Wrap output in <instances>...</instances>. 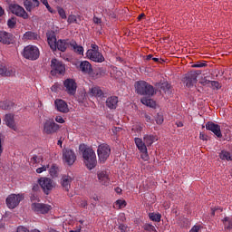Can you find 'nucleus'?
Wrapping results in <instances>:
<instances>
[{
    "mask_svg": "<svg viewBox=\"0 0 232 232\" xmlns=\"http://www.w3.org/2000/svg\"><path fill=\"white\" fill-rule=\"evenodd\" d=\"M86 55L88 59L93 61V63H104V55L101 53L99 51H87Z\"/></svg>",
    "mask_w": 232,
    "mask_h": 232,
    "instance_id": "15",
    "label": "nucleus"
},
{
    "mask_svg": "<svg viewBox=\"0 0 232 232\" xmlns=\"http://www.w3.org/2000/svg\"><path fill=\"white\" fill-rule=\"evenodd\" d=\"M118 229H120L121 232H130V228L124 224H120Z\"/></svg>",
    "mask_w": 232,
    "mask_h": 232,
    "instance_id": "45",
    "label": "nucleus"
},
{
    "mask_svg": "<svg viewBox=\"0 0 232 232\" xmlns=\"http://www.w3.org/2000/svg\"><path fill=\"white\" fill-rule=\"evenodd\" d=\"M224 229L231 230L232 229V218L226 217L222 219Z\"/></svg>",
    "mask_w": 232,
    "mask_h": 232,
    "instance_id": "32",
    "label": "nucleus"
},
{
    "mask_svg": "<svg viewBox=\"0 0 232 232\" xmlns=\"http://www.w3.org/2000/svg\"><path fill=\"white\" fill-rule=\"evenodd\" d=\"M31 160H33L34 164H37V162H39V158L37 156H34Z\"/></svg>",
    "mask_w": 232,
    "mask_h": 232,
    "instance_id": "59",
    "label": "nucleus"
},
{
    "mask_svg": "<svg viewBox=\"0 0 232 232\" xmlns=\"http://www.w3.org/2000/svg\"><path fill=\"white\" fill-rule=\"evenodd\" d=\"M97 177L100 184H102V186H108L110 184V174H108V171H98Z\"/></svg>",
    "mask_w": 232,
    "mask_h": 232,
    "instance_id": "19",
    "label": "nucleus"
},
{
    "mask_svg": "<svg viewBox=\"0 0 232 232\" xmlns=\"http://www.w3.org/2000/svg\"><path fill=\"white\" fill-rule=\"evenodd\" d=\"M61 126L53 121V119L46 120L44 123V132L46 135H53V133H57L59 131Z\"/></svg>",
    "mask_w": 232,
    "mask_h": 232,
    "instance_id": "8",
    "label": "nucleus"
},
{
    "mask_svg": "<svg viewBox=\"0 0 232 232\" xmlns=\"http://www.w3.org/2000/svg\"><path fill=\"white\" fill-rule=\"evenodd\" d=\"M158 90H162L167 95H171V84L168 82H159L156 84Z\"/></svg>",
    "mask_w": 232,
    "mask_h": 232,
    "instance_id": "24",
    "label": "nucleus"
},
{
    "mask_svg": "<svg viewBox=\"0 0 232 232\" xmlns=\"http://www.w3.org/2000/svg\"><path fill=\"white\" fill-rule=\"evenodd\" d=\"M79 207L80 208H87L88 207V201L85 200V199L80 200Z\"/></svg>",
    "mask_w": 232,
    "mask_h": 232,
    "instance_id": "52",
    "label": "nucleus"
},
{
    "mask_svg": "<svg viewBox=\"0 0 232 232\" xmlns=\"http://www.w3.org/2000/svg\"><path fill=\"white\" fill-rule=\"evenodd\" d=\"M97 153L99 161L102 162V164H104L110 158L111 149L110 148V145L103 143L98 146Z\"/></svg>",
    "mask_w": 232,
    "mask_h": 232,
    "instance_id": "6",
    "label": "nucleus"
},
{
    "mask_svg": "<svg viewBox=\"0 0 232 232\" xmlns=\"http://www.w3.org/2000/svg\"><path fill=\"white\" fill-rule=\"evenodd\" d=\"M14 34L6 31H0V43L2 44H14Z\"/></svg>",
    "mask_w": 232,
    "mask_h": 232,
    "instance_id": "16",
    "label": "nucleus"
},
{
    "mask_svg": "<svg viewBox=\"0 0 232 232\" xmlns=\"http://www.w3.org/2000/svg\"><path fill=\"white\" fill-rule=\"evenodd\" d=\"M210 88H212V90H220L222 86L220 85V82H218V81H211Z\"/></svg>",
    "mask_w": 232,
    "mask_h": 232,
    "instance_id": "40",
    "label": "nucleus"
},
{
    "mask_svg": "<svg viewBox=\"0 0 232 232\" xmlns=\"http://www.w3.org/2000/svg\"><path fill=\"white\" fill-rule=\"evenodd\" d=\"M135 144L139 150V151H146L148 150V145H146V142L142 141V139L140 138H135L134 139Z\"/></svg>",
    "mask_w": 232,
    "mask_h": 232,
    "instance_id": "28",
    "label": "nucleus"
},
{
    "mask_svg": "<svg viewBox=\"0 0 232 232\" xmlns=\"http://www.w3.org/2000/svg\"><path fill=\"white\" fill-rule=\"evenodd\" d=\"M140 158L142 159V160H150V156L148 155V149L146 150V151H140Z\"/></svg>",
    "mask_w": 232,
    "mask_h": 232,
    "instance_id": "46",
    "label": "nucleus"
},
{
    "mask_svg": "<svg viewBox=\"0 0 232 232\" xmlns=\"http://www.w3.org/2000/svg\"><path fill=\"white\" fill-rule=\"evenodd\" d=\"M114 208H118V209H122V208H126V200H116Z\"/></svg>",
    "mask_w": 232,
    "mask_h": 232,
    "instance_id": "37",
    "label": "nucleus"
},
{
    "mask_svg": "<svg viewBox=\"0 0 232 232\" xmlns=\"http://www.w3.org/2000/svg\"><path fill=\"white\" fill-rule=\"evenodd\" d=\"M24 6L27 10V12H32V9L34 8V4L30 0H25L24 2Z\"/></svg>",
    "mask_w": 232,
    "mask_h": 232,
    "instance_id": "38",
    "label": "nucleus"
},
{
    "mask_svg": "<svg viewBox=\"0 0 232 232\" xmlns=\"http://www.w3.org/2000/svg\"><path fill=\"white\" fill-rule=\"evenodd\" d=\"M144 229L145 231L148 232H156L157 230L155 229V227L151 224H146L144 225Z\"/></svg>",
    "mask_w": 232,
    "mask_h": 232,
    "instance_id": "42",
    "label": "nucleus"
},
{
    "mask_svg": "<svg viewBox=\"0 0 232 232\" xmlns=\"http://www.w3.org/2000/svg\"><path fill=\"white\" fill-rule=\"evenodd\" d=\"M134 88L138 95H146L147 97H153L155 95V88L146 81L136 82Z\"/></svg>",
    "mask_w": 232,
    "mask_h": 232,
    "instance_id": "2",
    "label": "nucleus"
},
{
    "mask_svg": "<svg viewBox=\"0 0 232 232\" xmlns=\"http://www.w3.org/2000/svg\"><path fill=\"white\" fill-rule=\"evenodd\" d=\"M206 66H208L207 63L198 62L197 63L192 65V68H206Z\"/></svg>",
    "mask_w": 232,
    "mask_h": 232,
    "instance_id": "48",
    "label": "nucleus"
},
{
    "mask_svg": "<svg viewBox=\"0 0 232 232\" xmlns=\"http://www.w3.org/2000/svg\"><path fill=\"white\" fill-rule=\"evenodd\" d=\"M79 150L82 154L83 163L87 169H94L97 167V154H95V150L86 144H80Z\"/></svg>",
    "mask_w": 232,
    "mask_h": 232,
    "instance_id": "1",
    "label": "nucleus"
},
{
    "mask_svg": "<svg viewBox=\"0 0 232 232\" xmlns=\"http://www.w3.org/2000/svg\"><path fill=\"white\" fill-rule=\"evenodd\" d=\"M200 83L203 85V86H211V81L209 80H203L202 82H200Z\"/></svg>",
    "mask_w": 232,
    "mask_h": 232,
    "instance_id": "54",
    "label": "nucleus"
},
{
    "mask_svg": "<svg viewBox=\"0 0 232 232\" xmlns=\"http://www.w3.org/2000/svg\"><path fill=\"white\" fill-rule=\"evenodd\" d=\"M22 55L28 61H37L41 55V53L39 52V48L37 46L29 44L24 48Z\"/></svg>",
    "mask_w": 232,
    "mask_h": 232,
    "instance_id": "3",
    "label": "nucleus"
},
{
    "mask_svg": "<svg viewBox=\"0 0 232 232\" xmlns=\"http://www.w3.org/2000/svg\"><path fill=\"white\" fill-rule=\"evenodd\" d=\"M52 92H54L55 93H57V92H59V84L58 83H54L52 87H51Z\"/></svg>",
    "mask_w": 232,
    "mask_h": 232,
    "instance_id": "53",
    "label": "nucleus"
},
{
    "mask_svg": "<svg viewBox=\"0 0 232 232\" xmlns=\"http://www.w3.org/2000/svg\"><path fill=\"white\" fill-rule=\"evenodd\" d=\"M140 102L149 108H155L157 106V102L151 98H141Z\"/></svg>",
    "mask_w": 232,
    "mask_h": 232,
    "instance_id": "30",
    "label": "nucleus"
},
{
    "mask_svg": "<svg viewBox=\"0 0 232 232\" xmlns=\"http://www.w3.org/2000/svg\"><path fill=\"white\" fill-rule=\"evenodd\" d=\"M23 200H24V194H11L6 198L5 204L9 209H15Z\"/></svg>",
    "mask_w": 232,
    "mask_h": 232,
    "instance_id": "5",
    "label": "nucleus"
},
{
    "mask_svg": "<svg viewBox=\"0 0 232 232\" xmlns=\"http://www.w3.org/2000/svg\"><path fill=\"white\" fill-rule=\"evenodd\" d=\"M105 104L109 110H117V106L119 104V97L111 96L107 98Z\"/></svg>",
    "mask_w": 232,
    "mask_h": 232,
    "instance_id": "21",
    "label": "nucleus"
},
{
    "mask_svg": "<svg viewBox=\"0 0 232 232\" xmlns=\"http://www.w3.org/2000/svg\"><path fill=\"white\" fill-rule=\"evenodd\" d=\"M91 48L92 49H89L87 52H99V45L95 44H92Z\"/></svg>",
    "mask_w": 232,
    "mask_h": 232,
    "instance_id": "50",
    "label": "nucleus"
},
{
    "mask_svg": "<svg viewBox=\"0 0 232 232\" xmlns=\"http://www.w3.org/2000/svg\"><path fill=\"white\" fill-rule=\"evenodd\" d=\"M34 3V7L35 8V6H39L40 3L39 0H32Z\"/></svg>",
    "mask_w": 232,
    "mask_h": 232,
    "instance_id": "60",
    "label": "nucleus"
},
{
    "mask_svg": "<svg viewBox=\"0 0 232 232\" xmlns=\"http://www.w3.org/2000/svg\"><path fill=\"white\" fill-rule=\"evenodd\" d=\"M157 124H162L164 122V116L158 114L156 117Z\"/></svg>",
    "mask_w": 232,
    "mask_h": 232,
    "instance_id": "49",
    "label": "nucleus"
},
{
    "mask_svg": "<svg viewBox=\"0 0 232 232\" xmlns=\"http://www.w3.org/2000/svg\"><path fill=\"white\" fill-rule=\"evenodd\" d=\"M67 23H69V24H72V23H77V16L73 14L69 15Z\"/></svg>",
    "mask_w": 232,
    "mask_h": 232,
    "instance_id": "47",
    "label": "nucleus"
},
{
    "mask_svg": "<svg viewBox=\"0 0 232 232\" xmlns=\"http://www.w3.org/2000/svg\"><path fill=\"white\" fill-rule=\"evenodd\" d=\"M5 121L6 126H8V128H11V130H14V131L15 130H17V127L15 126V120H14V114H6Z\"/></svg>",
    "mask_w": 232,
    "mask_h": 232,
    "instance_id": "25",
    "label": "nucleus"
},
{
    "mask_svg": "<svg viewBox=\"0 0 232 232\" xmlns=\"http://www.w3.org/2000/svg\"><path fill=\"white\" fill-rule=\"evenodd\" d=\"M219 159H221V160H232V154L227 150H221L219 153Z\"/></svg>",
    "mask_w": 232,
    "mask_h": 232,
    "instance_id": "33",
    "label": "nucleus"
},
{
    "mask_svg": "<svg viewBox=\"0 0 232 232\" xmlns=\"http://www.w3.org/2000/svg\"><path fill=\"white\" fill-rule=\"evenodd\" d=\"M38 183L41 186L44 193H45V195H50V191L53 189V180H52L50 178H41L38 180Z\"/></svg>",
    "mask_w": 232,
    "mask_h": 232,
    "instance_id": "9",
    "label": "nucleus"
},
{
    "mask_svg": "<svg viewBox=\"0 0 232 232\" xmlns=\"http://www.w3.org/2000/svg\"><path fill=\"white\" fill-rule=\"evenodd\" d=\"M73 181V178L69 175H63L61 179V186L64 191H70V188H72V182Z\"/></svg>",
    "mask_w": 232,
    "mask_h": 232,
    "instance_id": "20",
    "label": "nucleus"
},
{
    "mask_svg": "<svg viewBox=\"0 0 232 232\" xmlns=\"http://www.w3.org/2000/svg\"><path fill=\"white\" fill-rule=\"evenodd\" d=\"M72 42L70 40H58L56 44V50L60 52H66L67 48L71 46Z\"/></svg>",
    "mask_w": 232,
    "mask_h": 232,
    "instance_id": "23",
    "label": "nucleus"
},
{
    "mask_svg": "<svg viewBox=\"0 0 232 232\" xmlns=\"http://www.w3.org/2000/svg\"><path fill=\"white\" fill-rule=\"evenodd\" d=\"M89 95H91V97H97L99 99H103L104 92H102V89H101V87L94 86L90 89Z\"/></svg>",
    "mask_w": 232,
    "mask_h": 232,
    "instance_id": "22",
    "label": "nucleus"
},
{
    "mask_svg": "<svg viewBox=\"0 0 232 232\" xmlns=\"http://www.w3.org/2000/svg\"><path fill=\"white\" fill-rule=\"evenodd\" d=\"M32 209L33 211H35V213H41L42 215H46V213H48V211L52 209V206L43 204V203H33Z\"/></svg>",
    "mask_w": 232,
    "mask_h": 232,
    "instance_id": "13",
    "label": "nucleus"
},
{
    "mask_svg": "<svg viewBox=\"0 0 232 232\" xmlns=\"http://www.w3.org/2000/svg\"><path fill=\"white\" fill-rule=\"evenodd\" d=\"M71 46L73 49V51L75 52V53H77L78 55H83L84 54V48L79 44H77V42L75 41H71Z\"/></svg>",
    "mask_w": 232,
    "mask_h": 232,
    "instance_id": "27",
    "label": "nucleus"
},
{
    "mask_svg": "<svg viewBox=\"0 0 232 232\" xmlns=\"http://www.w3.org/2000/svg\"><path fill=\"white\" fill-rule=\"evenodd\" d=\"M66 72V65L57 58L51 60V75L57 77V75H64Z\"/></svg>",
    "mask_w": 232,
    "mask_h": 232,
    "instance_id": "4",
    "label": "nucleus"
},
{
    "mask_svg": "<svg viewBox=\"0 0 232 232\" xmlns=\"http://www.w3.org/2000/svg\"><path fill=\"white\" fill-rule=\"evenodd\" d=\"M33 191H39V185H34L33 186Z\"/></svg>",
    "mask_w": 232,
    "mask_h": 232,
    "instance_id": "61",
    "label": "nucleus"
},
{
    "mask_svg": "<svg viewBox=\"0 0 232 232\" xmlns=\"http://www.w3.org/2000/svg\"><path fill=\"white\" fill-rule=\"evenodd\" d=\"M40 2L44 5V6L47 8V10H48V12H50V14H55V10L51 8L50 4H48V0H40Z\"/></svg>",
    "mask_w": 232,
    "mask_h": 232,
    "instance_id": "41",
    "label": "nucleus"
},
{
    "mask_svg": "<svg viewBox=\"0 0 232 232\" xmlns=\"http://www.w3.org/2000/svg\"><path fill=\"white\" fill-rule=\"evenodd\" d=\"M63 160L68 166H73L75 161L77 160V156L75 155V151L70 149H66L63 153Z\"/></svg>",
    "mask_w": 232,
    "mask_h": 232,
    "instance_id": "10",
    "label": "nucleus"
},
{
    "mask_svg": "<svg viewBox=\"0 0 232 232\" xmlns=\"http://www.w3.org/2000/svg\"><path fill=\"white\" fill-rule=\"evenodd\" d=\"M48 167H46V166H43V167H40V168H38L37 169H36V173H43L44 171H46V169H47Z\"/></svg>",
    "mask_w": 232,
    "mask_h": 232,
    "instance_id": "56",
    "label": "nucleus"
},
{
    "mask_svg": "<svg viewBox=\"0 0 232 232\" xmlns=\"http://www.w3.org/2000/svg\"><path fill=\"white\" fill-rule=\"evenodd\" d=\"M78 69L84 75H91L93 72V67H92V63L88 61H82L78 66Z\"/></svg>",
    "mask_w": 232,
    "mask_h": 232,
    "instance_id": "17",
    "label": "nucleus"
},
{
    "mask_svg": "<svg viewBox=\"0 0 232 232\" xmlns=\"http://www.w3.org/2000/svg\"><path fill=\"white\" fill-rule=\"evenodd\" d=\"M58 14L62 19H66V11L63 9V7H58L57 8Z\"/></svg>",
    "mask_w": 232,
    "mask_h": 232,
    "instance_id": "43",
    "label": "nucleus"
},
{
    "mask_svg": "<svg viewBox=\"0 0 232 232\" xmlns=\"http://www.w3.org/2000/svg\"><path fill=\"white\" fill-rule=\"evenodd\" d=\"M16 232H30V230L24 226H19L16 229Z\"/></svg>",
    "mask_w": 232,
    "mask_h": 232,
    "instance_id": "51",
    "label": "nucleus"
},
{
    "mask_svg": "<svg viewBox=\"0 0 232 232\" xmlns=\"http://www.w3.org/2000/svg\"><path fill=\"white\" fill-rule=\"evenodd\" d=\"M55 121H56L59 124H64V119H63L62 116H56Z\"/></svg>",
    "mask_w": 232,
    "mask_h": 232,
    "instance_id": "55",
    "label": "nucleus"
},
{
    "mask_svg": "<svg viewBox=\"0 0 232 232\" xmlns=\"http://www.w3.org/2000/svg\"><path fill=\"white\" fill-rule=\"evenodd\" d=\"M13 73L14 72L9 71L5 64L0 65V75H2V77H10Z\"/></svg>",
    "mask_w": 232,
    "mask_h": 232,
    "instance_id": "31",
    "label": "nucleus"
},
{
    "mask_svg": "<svg viewBox=\"0 0 232 232\" xmlns=\"http://www.w3.org/2000/svg\"><path fill=\"white\" fill-rule=\"evenodd\" d=\"M0 108L2 110H11L14 108V102L10 101L0 102Z\"/></svg>",
    "mask_w": 232,
    "mask_h": 232,
    "instance_id": "34",
    "label": "nucleus"
},
{
    "mask_svg": "<svg viewBox=\"0 0 232 232\" xmlns=\"http://www.w3.org/2000/svg\"><path fill=\"white\" fill-rule=\"evenodd\" d=\"M16 24H17V18L12 17V18L7 20L8 28H11V29L15 28Z\"/></svg>",
    "mask_w": 232,
    "mask_h": 232,
    "instance_id": "36",
    "label": "nucleus"
},
{
    "mask_svg": "<svg viewBox=\"0 0 232 232\" xmlns=\"http://www.w3.org/2000/svg\"><path fill=\"white\" fill-rule=\"evenodd\" d=\"M200 229V227L198 226H194L190 230L189 232H198Z\"/></svg>",
    "mask_w": 232,
    "mask_h": 232,
    "instance_id": "58",
    "label": "nucleus"
},
{
    "mask_svg": "<svg viewBox=\"0 0 232 232\" xmlns=\"http://www.w3.org/2000/svg\"><path fill=\"white\" fill-rule=\"evenodd\" d=\"M54 106L57 111H60L61 113H68V111H70L68 103H66L64 100L56 99L54 101Z\"/></svg>",
    "mask_w": 232,
    "mask_h": 232,
    "instance_id": "18",
    "label": "nucleus"
},
{
    "mask_svg": "<svg viewBox=\"0 0 232 232\" xmlns=\"http://www.w3.org/2000/svg\"><path fill=\"white\" fill-rule=\"evenodd\" d=\"M48 41V44L51 48V50H53V52H55V50H57V40H47Z\"/></svg>",
    "mask_w": 232,
    "mask_h": 232,
    "instance_id": "39",
    "label": "nucleus"
},
{
    "mask_svg": "<svg viewBox=\"0 0 232 232\" xmlns=\"http://www.w3.org/2000/svg\"><path fill=\"white\" fill-rule=\"evenodd\" d=\"M63 86L65 88V92L69 93V95H75L77 92V82L73 79H66L63 82Z\"/></svg>",
    "mask_w": 232,
    "mask_h": 232,
    "instance_id": "12",
    "label": "nucleus"
},
{
    "mask_svg": "<svg viewBox=\"0 0 232 232\" xmlns=\"http://www.w3.org/2000/svg\"><path fill=\"white\" fill-rule=\"evenodd\" d=\"M47 41H57V36H55V33L51 32L47 34Z\"/></svg>",
    "mask_w": 232,
    "mask_h": 232,
    "instance_id": "44",
    "label": "nucleus"
},
{
    "mask_svg": "<svg viewBox=\"0 0 232 232\" xmlns=\"http://www.w3.org/2000/svg\"><path fill=\"white\" fill-rule=\"evenodd\" d=\"M9 10L11 14H14V15H16V17H22V19H29L30 15L24 8L17 4H10L9 5Z\"/></svg>",
    "mask_w": 232,
    "mask_h": 232,
    "instance_id": "7",
    "label": "nucleus"
},
{
    "mask_svg": "<svg viewBox=\"0 0 232 232\" xmlns=\"http://www.w3.org/2000/svg\"><path fill=\"white\" fill-rule=\"evenodd\" d=\"M197 72H188L185 75L183 82L186 84L187 88H193L197 84Z\"/></svg>",
    "mask_w": 232,
    "mask_h": 232,
    "instance_id": "14",
    "label": "nucleus"
},
{
    "mask_svg": "<svg viewBox=\"0 0 232 232\" xmlns=\"http://www.w3.org/2000/svg\"><path fill=\"white\" fill-rule=\"evenodd\" d=\"M143 140L146 144V146H151L153 142L157 141V136L152 135V134H145L143 136Z\"/></svg>",
    "mask_w": 232,
    "mask_h": 232,
    "instance_id": "29",
    "label": "nucleus"
},
{
    "mask_svg": "<svg viewBox=\"0 0 232 232\" xmlns=\"http://www.w3.org/2000/svg\"><path fill=\"white\" fill-rule=\"evenodd\" d=\"M149 218H150L153 222H160V218H162V216L160 213H150Z\"/></svg>",
    "mask_w": 232,
    "mask_h": 232,
    "instance_id": "35",
    "label": "nucleus"
},
{
    "mask_svg": "<svg viewBox=\"0 0 232 232\" xmlns=\"http://www.w3.org/2000/svg\"><path fill=\"white\" fill-rule=\"evenodd\" d=\"M205 127L208 131H212V133H214L218 139H222V130L220 129V125L213 121H208Z\"/></svg>",
    "mask_w": 232,
    "mask_h": 232,
    "instance_id": "11",
    "label": "nucleus"
},
{
    "mask_svg": "<svg viewBox=\"0 0 232 232\" xmlns=\"http://www.w3.org/2000/svg\"><path fill=\"white\" fill-rule=\"evenodd\" d=\"M3 15H5V9L0 6V17H3Z\"/></svg>",
    "mask_w": 232,
    "mask_h": 232,
    "instance_id": "62",
    "label": "nucleus"
},
{
    "mask_svg": "<svg viewBox=\"0 0 232 232\" xmlns=\"http://www.w3.org/2000/svg\"><path fill=\"white\" fill-rule=\"evenodd\" d=\"M70 232H81V227H78L76 229L71 230Z\"/></svg>",
    "mask_w": 232,
    "mask_h": 232,
    "instance_id": "64",
    "label": "nucleus"
},
{
    "mask_svg": "<svg viewBox=\"0 0 232 232\" xmlns=\"http://www.w3.org/2000/svg\"><path fill=\"white\" fill-rule=\"evenodd\" d=\"M50 175L51 177H57V171H55V169L52 168L50 169Z\"/></svg>",
    "mask_w": 232,
    "mask_h": 232,
    "instance_id": "57",
    "label": "nucleus"
},
{
    "mask_svg": "<svg viewBox=\"0 0 232 232\" xmlns=\"http://www.w3.org/2000/svg\"><path fill=\"white\" fill-rule=\"evenodd\" d=\"M176 124L178 128H182L184 126V123H182V121H178Z\"/></svg>",
    "mask_w": 232,
    "mask_h": 232,
    "instance_id": "63",
    "label": "nucleus"
},
{
    "mask_svg": "<svg viewBox=\"0 0 232 232\" xmlns=\"http://www.w3.org/2000/svg\"><path fill=\"white\" fill-rule=\"evenodd\" d=\"M22 39L23 41H37V39H39V34L35 32L27 31L24 34Z\"/></svg>",
    "mask_w": 232,
    "mask_h": 232,
    "instance_id": "26",
    "label": "nucleus"
}]
</instances>
